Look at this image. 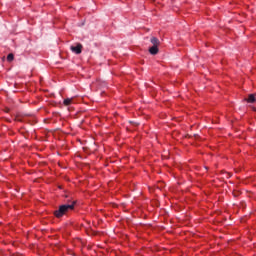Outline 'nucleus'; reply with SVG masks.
I'll return each mask as SVG.
<instances>
[{
	"instance_id": "obj_2",
	"label": "nucleus",
	"mask_w": 256,
	"mask_h": 256,
	"mask_svg": "<svg viewBox=\"0 0 256 256\" xmlns=\"http://www.w3.org/2000/svg\"><path fill=\"white\" fill-rule=\"evenodd\" d=\"M70 50L72 53H75L76 55H81L83 51V45L78 43L75 46H71Z\"/></svg>"
},
{
	"instance_id": "obj_6",
	"label": "nucleus",
	"mask_w": 256,
	"mask_h": 256,
	"mask_svg": "<svg viewBox=\"0 0 256 256\" xmlns=\"http://www.w3.org/2000/svg\"><path fill=\"white\" fill-rule=\"evenodd\" d=\"M73 99L71 98H67L64 100V105H66V107H68V105H70L72 103Z\"/></svg>"
},
{
	"instance_id": "obj_8",
	"label": "nucleus",
	"mask_w": 256,
	"mask_h": 256,
	"mask_svg": "<svg viewBox=\"0 0 256 256\" xmlns=\"http://www.w3.org/2000/svg\"><path fill=\"white\" fill-rule=\"evenodd\" d=\"M254 111H256V108H254Z\"/></svg>"
},
{
	"instance_id": "obj_5",
	"label": "nucleus",
	"mask_w": 256,
	"mask_h": 256,
	"mask_svg": "<svg viewBox=\"0 0 256 256\" xmlns=\"http://www.w3.org/2000/svg\"><path fill=\"white\" fill-rule=\"evenodd\" d=\"M150 43H152L153 47H159L161 42L157 39V37H152L150 39Z\"/></svg>"
},
{
	"instance_id": "obj_3",
	"label": "nucleus",
	"mask_w": 256,
	"mask_h": 256,
	"mask_svg": "<svg viewBox=\"0 0 256 256\" xmlns=\"http://www.w3.org/2000/svg\"><path fill=\"white\" fill-rule=\"evenodd\" d=\"M244 101H247V103H256V95L250 94L248 98H245Z\"/></svg>"
},
{
	"instance_id": "obj_7",
	"label": "nucleus",
	"mask_w": 256,
	"mask_h": 256,
	"mask_svg": "<svg viewBox=\"0 0 256 256\" xmlns=\"http://www.w3.org/2000/svg\"><path fill=\"white\" fill-rule=\"evenodd\" d=\"M13 59H15V56L13 54H8L7 61L11 62Z\"/></svg>"
},
{
	"instance_id": "obj_4",
	"label": "nucleus",
	"mask_w": 256,
	"mask_h": 256,
	"mask_svg": "<svg viewBox=\"0 0 256 256\" xmlns=\"http://www.w3.org/2000/svg\"><path fill=\"white\" fill-rule=\"evenodd\" d=\"M150 55H157L159 53V46H152L149 48Z\"/></svg>"
},
{
	"instance_id": "obj_1",
	"label": "nucleus",
	"mask_w": 256,
	"mask_h": 256,
	"mask_svg": "<svg viewBox=\"0 0 256 256\" xmlns=\"http://www.w3.org/2000/svg\"><path fill=\"white\" fill-rule=\"evenodd\" d=\"M75 203V201H72L70 204H64L59 206L58 210L54 211L55 217H57V219H61L63 215H67L69 211H73V209H75Z\"/></svg>"
}]
</instances>
